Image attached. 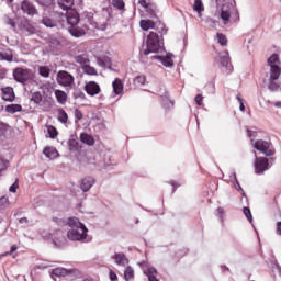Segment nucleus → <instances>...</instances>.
Returning a JSON list of instances; mask_svg holds the SVG:
<instances>
[{"instance_id":"obj_1","label":"nucleus","mask_w":281,"mask_h":281,"mask_svg":"<svg viewBox=\"0 0 281 281\" xmlns=\"http://www.w3.org/2000/svg\"><path fill=\"white\" fill-rule=\"evenodd\" d=\"M53 221L54 223H57V225H68V227H70L67 233V238H69V240L80 241L87 238V232H89V229H87V226H85V224L77 217H69L66 221L54 217Z\"/></svg>"},{"instance_id":"obj_2","label":"nucleus","mask_w":281,"mask_h":281,"mask_svg":"<svg viewBox=\"0 0 281 281\" xmlns=\"http://www.w3.org/2000/svg\"><path fill=\"white\" fill-rule=\"evenodd\" d=\"M61 21L67 23L68 32L69 34H71V36H74L75 38H80V36H85V29L78 26V23H80V15H78V12L72 11L65 15L61 14Z\"/></svg>"},{"instance_id":"obj_3","label":"nucleus","mask_w":281,"mask_h":281,"mask_svg":"<svg viewBox=\"0 0 281 281\" xmlns=\"http://www.w3.org/2000/svg\"><path fill=\"white\" fill-rule=\"evenodd\" d=\"M146 48L140 49V58L148 56V54H157L161 49V40L155 32H150L147 36Z\"/></svg>"},{"instance_id":"obj_4","label":"nucleus","mask_w":281,"mask_h":281,"mask_svg":"<svg viewBox=\"0 0 281 281\" xmlns=\"http://www.w3.org/2000/svg\"><path fill=\"white\" fill-rule=\"evenodd\" d=\"M13 80L25 87L27 82H32L34 80V72L30 68L18 67L13 69Z\"/></svg>"},{"instance_id":"obj_5","label":"nucleus","mask_w":281,"mask_h":281,"mask_svg":"<svg viewBox=\"0 0 281 281\" xmlns=\"http://www.w3.org/2000/svg\"><path fill=\"white\" fill-rule=\"evenodd\" d=\"M280 55L272 54L268 58V67H270V80H278L281 75V67H280Z\"/></svg>"},{"instance_id":"obj_6","label":"nucleus","mask_w":281,"mask_h":281,"mask_svg":"<svg viewBox=\"0 0 281 281\" xmlns=\"http://www.w3.org/2000/svg\"><path fill=\"white\" fill-rule=\"evenodd\" d=\"M57 83L70 90L74 89V85H76V78L67 70H59L57 72Z\"/></svg>"},{"instance_id":"obj_7","label":"nucleus","mask_w":281,"mask_h":281,"mask_svg":"<svg viewBox=\"0 0 281 281\" xmlns=\"http://www.w3.org/2000/svg\"><path fill=\"white\" fill-rule=\"evenodd\" d=\"M254 148L266 155V157H272V155H276V149L273 148V144H271V142L258 139L254 143Z\"/></svg>"},{"instance_id":"obj_8","label":"nucleus","mask_w":281,"mask_h":281,"mask_svg":"<svg viewBox=\"0 0 281 281\" xmlns=\"http://www.w3.org/2000/svg\"><path fill=\"white\" fill-rule=\"evenodd\" d=\"M255 172L256 175H265L267 170H269V159L266 157H258V155L255 153Z\"/></svg>"},{"instance_id":"obj_9","label":"nucleus","mask_w":281,"mask_h":281,"mask_svg":"<svg viewBox=\"0 0 281 281\" xmlns=\"http://www.w3.org/2000/svg\"><path fill=\"white\" fill-rule=\"evenodd\" d=\"M85 91L86 93H88V95H91V98H93L95 95H100V92L102 91V89L100 88V85L98 82L89 81L85 86Z\"/></svg>"},{"instance_id":"obj_10","label":"nucleus","mask_w":281,"mask_h":281,"mask_svg":"<svg viewBox=\"0 0 281 281\" xmlns=\"http://www.w3.org/2000/svg\"><path fill=\"white\" fill-rule=\"evenodd\" d=\"M21 10L24 14H27L29 16H34L36 14V7L29 0H23L21 2Z\"/></svg>"},{"instance_id":"obj_11","label":"nucleus","mask_w":281,"mask_h":281,"mask_svg":"<svg viewBox=\"0 0 281 281\" xmlns=\"http://www.w3.org/2000/svg\"><path fill=\"white\" fill-rule=\"evenodd\" d=\"M220 63H221L222 67L226 68V71L228 74H232L234 67L232 66V61L229 59V53L228 52H224L220 55Z\"/></svg>"},{"instance_id":"obj_12","label":"nucleus","mask_w":281,"mask_h":281,"mask_svg":"<svg viewBox=\"0 0 281 281\" xmlns=\"http://www.w3.org/2000/svg\"><path fill=\"white\" fill-rule=\"evenodd\" d=\"M53 243L57 245V247H65V245H67L65 233H63V231H56L55 234H53Z\"/></svg>"},{"instance_id":"obj_13","label":"nucleus","mask_w":281,"mask_h":281,"mask_svg":"<svg viewBox=\"0 0 281 281\" xmlns=\"http://www.w3.org/2000/svg\"><path fill=\"white\" fill-rule=\"evenodd\" d=\"M70 273H74V270H68L65 268H55L52 270L50 278L56 281V278H66V276H69Z\"/></svg>"},{"instance_id":"obj_14","label":"nucleus","mask_w":281,"mask_h":281,"mask_svg":"<svg viewBox=\"0 0 281 281\" xmlns=\"http://www.w3.org/2000/svg\"><path fill=\"white\" fill-rule=\"evenodd\" d=\"M111 258L119 267H126V265H128V258L124 252H115Z\"/></svg>"},{"instance_id":"obj_15","label":"nucleus","mask_w":281,"mask_h":281,"mask_svg":"<svg viewBox=\"0 0 281 281\" xmlns=\"http://www.w3.org/2000/svg\"><path fill=\"white\" fill-rule=\"evenodd\" d=\"M2 91V99L4 102H14V88L12 87H5L1 89Z\"/></svg>"},{"instance_id":"obj_16","label":"nucleus","mask_w":281,"mask_h":281,"mask_svg":"<svg viewBox=\"0 0 281 281\" xmlns=\"http://www.w3.org/2000/svg\"><path fill=\"white\" fill-rule=\"evenodd\" d=\"M95 183V180L92 177L83 178L81 180V190L82 192H89L91 188H93V184Z\"/></svg>"},{"instance_id":"obj_17","label":"nucleus","mask_w":281,"mask_h":281,"mask_svg":"<svg viewBox=\"0 0 281 281\" xmlns=\"http://www.w3.org/2000/svg\"><path fill=\"white\" fill-rule=\"evenodd\" d=\"M220 19H222L224 25H227V23H229V19H232V13L227 7H225V4H223L220 9Z\"/></svg>"},{"instance_id":"obj_18","label":"nucleus","mask_w":281,"mask_h":281,"mask_svg":"<svg viewBox=\"0 0 281 281\" xmlns=\"http://www.w3.org/2000/svg\"><path fill=\"white\" fill-rule=\"evenodd\" d=\"M154 60H160L164 65V67H173L175 66V61H172V58L170 56H153L151 57Z\"/></svg>"},{"instance_id":"obj_19","label":"nucleus","mask_w":281,"mask_h":281,"mask_svg":"<svg viewBox=\"0 0 281 281\" xmlns=\"http://www.w3.org/2000/svg\"><path fill=\"white\" fill-rule=\"evenodd\" d=\"M75 63L80 65L81 68L85 67V65H89V63H90L89 55L87 53H83L81 55L75 56Z\"/></svg>"},{"instance_id":"obj_20","label":"nucleus","mask_w":281,"mask_h":281,"mask_svg":"<svg viewBox=\"0 0 281 281\" xmlns=\"http://www.w3.org/2000/svg\"><path fill=\"white\" fill-rule=\"evenodd\" d=\"M43 155L47 157V159H57L58 157V150L54 147H45L43 150Z\"/></svg>"},{"instance_id":"obj_21","label":"nucleus","mask_w":281,"mask_h":281,"mask_svg":"<svg viewBox=\"0 0 281 281\" xmlns=\"http://www.w3.org/2000/svg\"><path fill=\"white\" fill-rule=\"evenodd\" d=\"M112 87H113V91L116 95H120V93H122L124 91V83H122V79H120V78H116L112 82Z\"/></svg>"},{"instance_id":"obj_22","label":"nucleus","mask_w":281,"mask_h":281,"mask_svg":"<svg viewBox=\"0 0 281 281\" xmlns=\"http://www.w3.org/2000/svg\"><path fill=\"white\" fill-rule=\"evenodd\" d=\"M111 5L121 13L126 12V3L124 0H112Z\"/></svg>"},{"instance_id":"obj_23","label":"nucleus","mask_w":281,"mask_h":281,"mask_svg":"<svg viewBox=\"0 0 281 281\" xmlns=\"http://www.w3.org/2000/svg\"><path fill=\"white\" fill-rule=\"evenodd\" d=\"M57 5L58 8L67 12L71 10V7L74 5V0H57Z\"/></svg>"},{"instance_id":"obj_24","label":"nucleus","mask_w":281,"mask_h":281,"mask_svg":"<svg viewBox=\"0 0 281 281\" xmlns=\"http://www.w3.org/2000/svg\"><path fill=\"white\" fill-rule=\"evenodd\" d=\"M139 25L144 30V32H148V30H154L155 21H153V20H140Z\"/></svg>"},{"instance_id":"obj_25","label":"nucleus","mask_w":281,"mask_h":281,"mask_svg":"<svg viewBox=\"0 0 281 281\" xmlns=\"http://www.w3.org/2000/svg\"><path fill=\"white\" fill-rule=\"evenodd\" d=\"M80 139L83 144H87V146H93L95 144V138L87 133H82Z\"/></svg>"},{"instance_id":"obj_26","label":"nucleus","mask_w":281,"mask_h":281,"mask_svg":"<svg viewBox=\"0 0 281 281\" xmlns=\"http://www.w3.org/2000/svg\"><path fill=\"white\" fill-rule=\"evenodd\" d=\"M23 111V106L21 104H9L5 106V112L11 113L14 115V113H21Z\"/></svg>"},{"instance_id":"obj_27","label":"nucleus","mask_w":281,"mask_h":281,"mask_svg":"<svg viewBox=\"0 0 281 281\" xmlns=\"http://www.w3.org/2000/svg\"><path fill=\"white\" fill-rule=\"evenodd\" d=\"M55 98L57 99V102H59V104L67 103V92H65L63 90H56Z\"/></svg>"},{"instance_id":"obj_28","label":"nucleus","mask_w":281,"mask_h":281,"mask_svg":"<svg viewBox=\"0 0 281 281\" xmlns=\"http://www.w3.org/2000/svg\"><path fill=\"white\" fill-rule=\"evenodd\" d=\"M160 100H161V104H162V106H165V109H170V106H175V103L168 97V92H166L164 95H161Z\"/></svg>"},{"instance_id":"obj_29","label":"nucleus","mask_w":281,"mask_h":281,"mask_svg":"<svg viewBox=\"0 0 281 281\" xmlns=\"http://www.w3.org/2000/svg\"><path fill=\"white\" fill-rule=\"evenodd\" d=\"M154 30H156V32H158V34H168V30L166 29V24H164L161 21H157L155 22V27Z\"/></svg>"},{"instance_id":"obj_30","label":"nucleus","mask_w":281,"mask_h":281,"mask_svg":"<svg viewBox=\"0 0 281 281\" xmlns=\"http://www.w3.org/2000/svg\"><path fill=\"white\" fill-rule=\"evenodd\" d=\"M46 131V137H49L50 139H56L58 137V130H56L53 125H48Z\"/></svg>"},{"instance_id":"obj_31","label":"nucleus","mask_w":281,"mask_h":281,"mask_svg":"<svg viewBox=\"0 0 281 281\" xmlns=\"http://www.w3.org/2000/svg\"><path fill=\"white\" fill-rule=\"evenodd\" d=\"M83 74L87 76H98V70L93 66H89L88 64L81 67Z\"/></svg>"},{"instance_id":"obj_32","label":"nucleus","mask_w":281,"mask_h":281,"mask_svg":"<svg viewBox=\"0 0 281 281\" xmlns=\"http://www.w3.org/2000/svg\"><path fill=\"white\" fill-rule=\"evenodd\" d=\"M0 60H7V63H12L14 60V55L12 52H0Z\"/></svg>"},{"instance_id":"obj_33","label":"nucleus","mask_w":281,"mask_h":281,"mask_svg":"<svg viewBox=\"0 0 281 281\" xmlns=\"http://www.w3.org/2000/svg\"><path fill=\"white\" fill-rule=\"evenodd\" d=\"M135 278V270H133V267L128 266L124 271V279L126 281L133 280Z\"/></svg>"},{"instance_id":"obj_34","label":"nucleus","mask_w":281,"mask_h":281,"mask_svg":"<svg viewBox=\"0 0 281 281\" xmlns=\"http://www.w3.org/2000/svg\"><path fill=\"white\" fill-rule=\"evenodd\" d=\"M31 102H34V104H41L43 102V94L38 91L33 92L31 97Z\"/></svg>"},{"instance_id":"obj_35","label":"nucleus","mask_w":281,"mask_h":281,"mask_svg":"<svg viewBox=\"0 0 281 281\" xmlns=\"http://www.w3.org/2000/svg\"><path fill=\"white\" fill-rule=\"evenodd\" d=\"M42 23H43V25H45V27H58V22H56L49 18L42 19Z\"/></svg>"},{"instance_id":"obj_36","label":"nucleus","mask_w":281,"mask_h":281,"mask_svg":"<svg viewBox=\"0 0 281 281\" xmlns=\"http://www.w3.org/2000/svg\"><path fill=\"white\" fill-rule=\"evenodd\" d=\"M38 74L42 76V78H49V74H52V70L47 66H41L38 68Z\"/></svg>"},{"instance_id":"obj_37","label":"nucleus","mask_w":281,"mask_h":281,"mask_svg":"<svg viewBox=\"0 0 281 281\" xmlns=\"http://www.w3.org/2000/svg\"><path fill=\"white\" fill-rule=\"evenodd\" d=\"M193 10L198 12V14H201L205 10V7L203 5V1L195 0L193 4Z\"/></svg>"},{"instance_id":"obj_38","label":"nucleus","mask_w":281,"mask_h":281,"mask_svg":"<svg viewBox=\"0 0 281 281\" xmlns=\"http://www.w3.org/2000/svg\"><path fill=\"white\" fill-rule=\"evenodd\" d=\"M99 67H103L104 69H110L113 71V68L111 67V59H98Z\"/></svg>"},{"instance_id":"obj_39","label":"nucleus","mask_w":281,"mask_h":281,"mask_svg":"<svg viewBox=\"0 0 281 281\" xmlns=\"http://www.w3.org/2000/svg\"><path fill=\"white\" fill-rule=\"evenodd\" d=\"M67 120H69L67 112H65V110H59L58 111V121L61 122V124H67Z\"/></svg>"},{"instance_id":"obj_40","label":"nucleus","mask_w":281,"mask_h":281,"mask_svg":"<svg viewBox=\"0 0 281 281\" xmlns=\"http://www.w3.org/2000/svg\"><path fill=\"white\" fill-rule=\"evenodd\" d=\"M217 41L222 47H227V36H225L223 33H217Z\"/></svg>"},{"instance_id":"obj_41","label":"nucleus","mask_w":281,"mask_h":281,"mask_svg":"<svg viewBox=\"0 0 281 281\" xmlns=\"http://www.w3.org/2000/svg\"><path fill=\"white\" fill-rule=\"evenodd\" d=\"M74 98H75V100H87V95L85 94V92H82V90H80V89H76L75 91H74Z\"/></svg>"},{"instance_id":"obj_42","label":"nucleus","mask_w":281,"mask_h":281,"mask_svg":"<svg viewBox=\"0 0 281 281\" xmlns=\"http://www.w3.org/2000/svg\"><path fill=\"white\" fill-rule=\"evenodd\" d=\"M146 12H147V14H148V16H149L150 19L157 18V13H156V8H155V5L149 4V5L146 8Z\"/></svg>"},{"instance_id":"obj_43","label":"nucleus","mask_w":281,"mask_h":281,"mask_svg":"<svg viewBox=\"0 0 281 281\" xmlns=\"http://www.w3.org/2000/svg\"><path fill=\"white\" fill-rule=\"evenodd\" d=\"M268 89L269 91H278V89H280V83L276 82L273 79H270Z\"/></svg>"},{"instance_id":"obj_44","label":"nucleus","mask_w":281,"mask_h":281,"mask_svg":"<svg viewBox=\"0 0 281 281\" xmlns=\"http://www.w3.org/2000/svg\"><path fill=\"white\" fill-rule=\"evenodd\" d=\"M234 180H235V188L238 190V192H241L243 196H247L245 193V190H243V187H240V182H238V179L236 178V172L233 173Z\"/></svg>"},{"instance_id":"obj_45","label":"nucleus","mask_w":281,"mask_h":281,"mask_svg":"<svg viewBox=\"0 0 281 281\" xmlns=\"http://www.w3.org/2000/svg\"><path fill=\"white\" fill-rule=\"evenodd\" d=\"M8 205H10V200L8 199V196H1L0 198V210H5V207H8Z\"/></svg>"},{"instance_id":"obj_46","label":"nucleus","mask_w":281,"mask_h":281,"mask_svg":"<svg viewBox=\"0 0 281 281\" xmlns=\"http://www.w3.org/2000/svg\"><path fill=\"white\" fill-rule=\"evenodd\" d=\"M244 215L246 216V218L249 221V223L254 222V216L251 215V210L247 206H245L243 209Z\"/></svg>"},{"instance_id":"obj_47","label":"nucleus","mask_w":281,"mask_h":281,"mask_svg":"<svg viewBox=\"0 0 281 281\" xmlns=\"http://www.w3.org/2000/svg\"><path fill=\"white\" fill-rule=\"evenodd\" d=\"M134 82H135V85L143 87V85H146V76H144V75L137 76L134 79Z\"/></svg>"},{"instance_id":"obj_48","label":"nucleus","mask_w":281,"mask_h":281,"mask_svg":"<svg viewBox=\"0 0 281 281\" xmlns=\"http://www.w3.org/2000/svg\"><path fill=\"white\" fill-rule=\"evenodd\" d=\"M69 150H78V140L70 139L68 142Z\"/></svg>"},{"instance_id":"obj_49","label":"nucleus","mask_w":281,"mask_h":281,"mask_svg":"<svg viewBox=\"0 0 281 281\" xmlns=\"http://www.w3.org/2000/svg\"><path fill=\"white\" fill-rule=\"evenodd\" d=\"M8 68L0 67V80H5L8 78Z\"/></svg>"},{"instance_id":"obj_50","label":"nucleus","mask_w":281,"mask_h":281,"mask_svg":"<svg viewBox=\"0 0 281 281\" xmlns=\"http://www.w3.org/2000/svg\"><path fill=\"white\" fill-rule=\"evenodd\" d=\"M3 170H8V160L0 158V172H3Z\"/></svg>"},{"instance_id":"obj_51","label":"nucleus","mask_w":281,"mask_h":281,"mask_svg":"<svg viewBox=\"0 0 281 281\" xmlns=\"http://www.w3.org/2000/svg\"><path fill=\"white\" fill-rule=\"evenodd\" d=\"M195 104H198V106H203V94H198L195 97Z\"/></svg>"},{"instance_id":"obj_52","label":"nucleus","mask_w":281,"mask_h":281,"mask_svg":"<svg viewBox=\"0 0 281 281\" xmlns=\"http://www.w3.org/2000/svg\"><path fill=\"white\" fill-rule=\"evenodd\" d=\"M16 190H19V180H15V182L9 188V192L15 193Z\"/></svg>"},{"instance_id":"obj_53","label":"nucleus","mask_w":281,"mask_h":281,"mask_svg":"<svg viewBox=\"0 0 281 281\" xmlns=\"http://www.w3.org/2000/svg\"><path fill=\"white\" fill-rule=\"evenodd\" d=\"M238 102H239V111H241L244 113L245 111V103L243 102V98H240V95L236 97Z\"/></svg>"},{"instance_id":"obj_54","label":"nucleus","mask_w":281,"mask_h":281,"mask_svg":"<svg viewBox=\"0 0 281 281\" xmlns=\"http://www.w3.org/2000/svg\"><path fill=\"white\" fill-rule=\"evenodd\" d=\"M7 25H10L13 29L16 27V23L14 20H12V18H7Z\"/></svg>"},{"instance_id":"obj_55","label":"nucleus","mask_w":281,"mask_h":281,"mask_svg":"<svg viewBox=\"0 0 281 281\" xmlns=\"http://www.w3.org/2000/svg\"><path fill=\"white\" fill-rule=\"evenodd\" d=\"M110 280L111 281H115L117 280V274L113 271V270H110Z\"/></svg>"},{"instance_id":"obj_56","label":"nucleus","mask_w":281,"mask_h":281,"mask_svg":"<svg viewBox=\"0 0 281 281\" xmlns=\"http://www.w3.org/2000/svg\"><path fill=\"white\" fill-rule=\"evenodd\" d=\"M75 117L77 120H82V112L80 110H75Z\"/></svg>"},{"instance_id":"obj_57","label":"nucleus","mask_w":281,"mask_h":281,"mask_svg":"<svg viewBox=\"0 0 281 281\" xmlns=\"http://www.w3.org/2000/svg\"><path fill=\"white\" fill-rule=\"evenodd\" d=\"M138 3L142 5V8H145V10L150 5L148 2H146V0H139Z\"/></svg>"},{"instance_id":"obj_58","label":"nucleus","mask_w":281,"mask_h":281,"mask_svg":"<svg viewBox=\"0 0 281 281\" xmlns=\"http://www.w3.org/2000/svg\"><path fill=\"white\" fill-rule=\"evenodd\" d=\"M16 249H18L16 245L11 246L10 251L5 252L4 256H10V254H14V251H16Z\"/></svg>"},{"instance_id":"obj_59","label":"nucleus","mask_w":281,"mask_h":281,"mask_svg":"<svg viewBox=\"0 0 281 281\" xmlns=\"http://www.w3.org/2000/svg\"><path fill=\"white\" fill-rule=\"evenodd\" d=\"M5 133V124L0 122V136Z\"/></svg>"},{"instance_id":"obj_60","label":"nucleus","mask_w":281,"mask_h":281,"mask_svg":"<svg viewBox=\"0 0 281 281\" xmlns=\"http://www.w3.org/2000/svg\"><path fill=\"white\" fill-rule=\"evenodd\" d=\"M277 234L281 236V222L277 223Z\"/></svg>"},{"instance_id":"obj_61","label":"nucleus","mask_w":281,"mask_h":281,"mask_svg":"<svg viewBox=\"0 0 281 281\" xmlns=\"http://www.w3.org/2000/svg\"><path fill=\"white\" fill-rule=\"evenodd\" d=\"M217 213L221 216V218H223V214H225V210H223V207H218Z\"/></svg>"},{"instance_id":"obj_62","label":"nucleus","mask_w":281,"mask_h":281,"mask_svg":"<svg viewBox=\"0 0 281 281\" xmlns=\"http://www.w3.org/2000/svg\"><path fill=\"white\" fill-rule=\"evenodd\" d=\"M247 134L250 137H256V132L251 131V130H247Z\"/></svg>"},{"instance_id":"obj_63","label":"nucleus","mask_w":281,"mask_h":281,"mask_svg":"<svg viewBox=\"0 0 281 281\" xmlns=\"http://www.w3.org/2000/svg\"><path fill=\"white\" fill-rule=\"evenodd\" d=\"M20 223H21V224L27 223V217H22V218H20Z\"/></svg>"},{"instance_id":"obj_64","label":"nucleus","mask_w":281,"mask_h":281,"mask_svg":"<svg viewBox=\"0 0 281 281\" xmlns=\"http://www.w3.org/2000/svg\"><path fill=\"white\" fill-rule=\"evenodd\" d=\"M274 106H277V109H281V102L279 101V102H276L274 103Z\"/></svg>"}]
</instances>
